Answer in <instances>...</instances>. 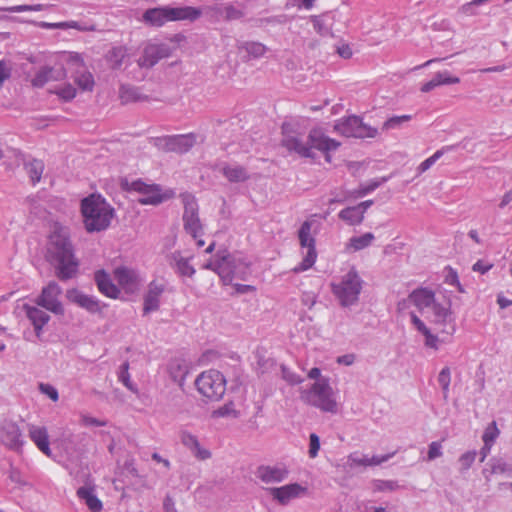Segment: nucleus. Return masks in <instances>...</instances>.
<instances>
[{"label": "nucleus", "instance_id": "nucleus-1", "mask_svg": "<svg viewBox=\"0 0 512 512\" xmlns=\"http://www.w3.org/2000/svg\"><path fill=\"white\" fill-rule=\"evenodd\" d=\"M427 318L435 327L437 333H433L425 322L414 312L410 313L411 324L423 335L425 346L437 351L442 344L450 342L457 331V318L455 312L452 310L451 301L445 300L434 305L433 309L428 311Z\"/></svg>", "mask_w": 512, "mask_h": 512}, {"label": "nucleus", "instance_id": "nucleus-2", "mask_svg": "<svg viewBox=\"0 0 512 512\" xmlns=\"http://www.w3.org/2000/svg\"><path fill=\"white\" fill-rule=\"evenodd\" d=\"M47 257L55 266L56 275L60 280H68L76 275L79 263L69 237L63 229L55 230L50 235Z\"/></svg>", "mask_w": 512, "mask_h": 512}, {"label": "nucleus", "instance_id": "nucleus-3", "mask_svg": "<svg viewBox=\"0 0 512 512\" xmlns=\"http://www.w3.org/2000/svg\"><path fill=\"white\" fill-rule=\"evenodd\" d=\"M83 222L88 232L106 230L114 217V209L100 194H91L81 201Z\"/></svg>", "mask_w": 512, "mask_h": 512}, {"label": "nucleus", "instance_id": "nucleus-4", "mask_svg": "<svg viewBox=\"0 0 512 512\" xmlns=\"http://www.w3.org/2000/svg\"><path fill=\"white\" fill-rule=\"evenodd\" d=\"M249 267L250 263L241 254L227 252L217 254L203 266L204 269L217 273L224 285L231 284L234 278L245 280Z\"/></svg>", "mask_w": 512, "mask_h": 512}, {"label": "nucleus", "instance_id": "nucleus-5", "mask_svg": "<svg viewBox=\"0 0 512 512\" xmlns=\"http://www.w3.org/2000/svg\"><path fill=\"white\" fill-rule=\"evenodd\" d=\"M301 399L322 412L336 414L338 412L337 393L329 384V379L316 381L308 389L301 390Z\"/></svg>", "mask_w": 512, "mask_h": 512}, {"label": "nucleus", "instance_id": "nucleus-6", "mask_svg": "<svg viewBox=\"0 0 512 512\" xmlns=\"http://www.w3.org/2000/svg\"><path fill=\"white\" fill-rule=\"evenodd\" d=\"M364 281L355 267H351L338 280L331 283V291L342 307H350L359 301Z\"/></svg>", "mask_w": 512, "mask_h": 512}, {"label": "nucleus", "instance_id": "nucleus-7", "mask_svg": "<svg viewBox=\"0 0 512 512\" xmlns=\"http://www.w3.org/2000/svg\"><path fill=\"white\" fill-rule=\"evenodd\" d=\"M319 225L314 219L305 220L298 230V239L303 252L302 261L296 265L292 271L296 274L304 272L312 268L317 260L316 239Z\"/></svg>", "mask_w": 512, "mask_h": 512}, {"label": "nucleus", "instance_id": "nucleus-8", "mask_svg": "<svg viewBox=\"0 0 512 512\" xmlns=\"http://www.w3.org/2000/svg\"><path fill=\"white\" fill-rule=\"evenodd\" d=\"M281 145L289 153L297 154L302 158L311 156L310 147H308V135L296 120L283 122L281 126Z\"/></svg>", "mask_w": 512, "mask_h": 512}, {"label": "nucleus", "instance_id": "nucleus-9", "mask_svg": "<svg viewBox=\"0 0 512 512\" xmlns=\"http://www.w3.org/2000/svg\"><path fill=\"white\" fill-rule=\"evenodd\" d=\"M121 186L125 191L140 194L138 202L142 205H159L174 196L173 190H162L160 185L148 184L141 179L133 181L124 179Z\"/></svg>", "mask_w": 512, "mask_h": 512}, {"label": "nucleus", "instance_id": "nucleus-10", "mask_svg": "<svg viewBox=\"0 0 512 512\" xmlns=\"http://www.w3.org/2000/svg\"><path fill=\"white\" fill-rule=\"evenodd\" d=\"M197 391L205 398L220 400L226 391V379L224 375L215 369L202 372L195 380Z\"/></svg>", "mask_w": 512, "mask_h": 512}, {"label": "nucleus", "instance_id": "nucleus-11", "mask_svg": "<svg viewBox=\"0 0 512 512\" xmlns=\"http://www.w3.org/2000/svg\"><path fill=\"white\" fill-rule=\"evenodd\" d=\"M184 204L183 225L187 234L195 241L198 247H202L205 241L202 239L204 228L199 217V207L194 196L185 194L182 197Z\"/></svg>", "mask_w": 512, "mask_h": 512}, {"label": "nucleus", "instance_id": "nucleus-12", "mask_svg": "<svg viewBox=\"0 0 512 512\" xmlns=\"http://www.w3.org/2000/svg\"><path fill=\"white\" fill-rule=\"evenodd\" d=\"M334 130L345 137L355 138H375L378 130L363 123L358 116H349L338 120L334 125Z\"/></svg>", "mask_w": 512, "mask_h": 512}, {"label": "nucleus", "instance_id": "nucleus-13", "mask_svg": "<svg viewBox=\"0 0 512 512\" xmlns=\"http://www.w3.org/2000/svg\"><path fill=\"white\" fill-rule=\"evenodd\" d=\"M154 145L166 152L183 154L188 152L197 142V135L194 133L168 135L154 138Z\"/></svg>", "mask_w": 512, "mask_h": 512}, {"label": "nucleus", "instance_id": "nucleus-14", "mask_svg": "<svg viewBox=\"0 0 512 512\" xmlns=\"http://www.w3.org/2000/svg\"><path fill=\"white\" fill-rule=\"evenodd\" d=\"M340 146V142L326 135L322 127H314L308 133V147L311 150L309 158L314 159L315 150L325 155L326 161L330 162V152L336 151Z\"/></svg>", "mask_w": 512, "mask_h": 512}, {"label": "nucleus", "instance_id": "nucleus-15", "mask_svg": "<svg viewBox=\"0 0 512 512\" xmlns=\"http://www.w3.org/2000/svg\"><path fill=\"white\" fill-rule=\"evenodd\" d=\"M0 439L6 447L14 451L21 450L25 443L18 424L7 418L0 420Z\"/></svg>", "mask_w": 512, "mask_h": 512}, {"label": "nucleus", "instance_id": "nucleus-16", "mask_svg": "<svg viewBox=\"0 0 512 512\" xmlns=\"http://www.w3.org/2000/svg\"><path fill=\"white\" fill-rule=\"evenodd\" d=\"M167 283L164 279H154L147 285L143 295V314L155 312L160 308L161 297L165 293Z\"/></svg>", "mask_w": 512, "mask_h": 512}, {"label": "nucleus", "instance_id": "nucleus-17", "mask_svg": "<svg viewBox=\"0 0 512 512\" xmlns=\"http://www.w3.org/2000/svg\"><path fill=\"white\" fill-rule=\"evenodd\" d=\"M61 288L56 282H50L43 288L36 303L54 314H63L64 309L60 301Z\"/></svg>", "mask_w": 512, "mask_h": 512}, {"label": "nucleus", "instance_id": "nucleus-18", "mask_svg": "<svg viewBox=\"0 0 512 512\" xmlns=\"http://www.w3.org/2000/svg\"><path fill=\"white\" fill-rule=\"evenodd\" d=\"M171 55V48L165 43H148L143 55L138 59V65L144 68H151L158 63L159 60L167 58Z\"/></svg>", "mask_w": 512, "mask_h": 512}, {"label": "nucleus", "instance_id": "nucleus-19", "mask_svg": "<svg viewBox=\"0 0 512 512\" xmlns=\"http://www.w3.org/2000/svg\"><path fill=\"white\" fill-rule=\"evenodd\" d=\"M114 277L120 287L126 292H135L143 282V277L137 269L120 266L114 270Z\"/></svg>", "mask_w": 512, "mask_h": 512}, {"label": "nucleus", "instance_id": "nucleus-20", "mask_svg": "<svg viewBox=\"0 0 512 512\" xmlns=\"http://www.w3.org/2000/svg\"><path fill=\"white\" fill-rule=\"evenodd\" d=\"M268 492L275 501L285 506L290 501L304 495L307 492V488L299 483H290L281 487L269 488Z\"/></svg>", "mask_w": 512, "mask_h": 512}, {"label": "nucleus", "instance_id": "nucleus-21", "mask_svg": "<svg viewBox=\"0 0 512 512\" xmlns=\"http://www.w3.org/2000/svg\"><path fill=\"white\" fill-rule=\"evenodd\" d=\"M255 475L265 484H277L287 479L289 470L285 464L260 465Z\"/></svg>", "mask_w": 512, "mask_h": 512}, {"label": "nucleus", "instance_id": "nucleus-22", "mask_svg": "<svg viewBox=\"0 0 512 512\" xmlns=\"http://www.w3.org/2000/svg\"><path fill=\"white\" fill-rule=\"evenodd\" d=\"M410 302L421 312L429 309L431 311L434 305H437L440 301L436 299L435 292L426 287H420L414 289L409 294Z\"/></svg>", "mask_w": 512, "mask_h": 512}, {"label": "nucleus", "instance_id": "nucleus-23", "mask_svg": "<svg viewBox=\"0 0 512 512\" xmlns=\"http://www.w3.org/2000/svg\"><path fill=\"white\" fill-rule=\"evenodd\" d=\"M482 474L486 481H490L493 475H503L512 478V463L501 456L492 457L482 470Z\"/></svg>", "mask_w": 512, "mask_h": 512}, {"label": "nucleus", "instance_id": "nucleus-24", "mask_svg": "<svg viewBox=\"0 0 512 512\" xmlns=\"http://www.w3.org/2000/svg\"><path fill=\"white\" fill-rule=\"evenodd\" d=\"M28 435L31 441L44 455L48 457L52 455L49 443V435L46 427L29 424Z\"/></svg>", "mask_w": 512, "mask_h": 512}, {"label": "nucleus", "instance_id": "nucleus-25", "mask_svg": "<svg viewBox=\"0 0 512 512\" xmlns=\"http://www.w3.org/2000/svg\"><path fill=\"white\" fill-rule=\"evenodd\" d=\"M171 22L188 21L194 22L198 20L202 14V9L193 6H168Z\"/></svg>", "mask_w": 512, "mask_h": 512}, {"label": "nucleus", "instance_id": "nucleus-26", "mask_svg": "<svg viewBox=\"0 0 512 512\" xmlns=\"http://www.w3.org/2000/svg\"><path fill=\"white\" fill-rule=\"evenodd\" d=\"M77 496L91 512L102 511L103 504L96 494L95 486L89 483L85 484L78 488Z\"/></svg>", "mask_w": 512, "mask_h": 512}, {"label": "nucleus", "instance_id": "nucleus-27", "mask_svg": "<svg viewBox=\"0 0 512 512\" xmlns=\"http://www.w3.org/2000/svg\"><path fill=\"white\" fill-rule=\"evenodd\" d=\"M142 20L145 24L153 27H162L170 21L168 6L155 7L147 9Z\"/></svg>", "mask_w": 512, "mask_h": 512}, {"label": "nucleus", "instance_id": "nucleus-28", "mask_svg": "<svg viewBox=\"0 0 512 512\" xmlns=\"http://www.w3.org/2000/svg\"><path fill=\"white\" fill-rule=\"evenodd\" d=\"M23 310L34 327L37 337H40L43 327L50 320V316L38 307L24 304Z\"/></svg>", "mask_w": 512, "mask_h": 512}, {"label": "nucleus", "instance_id": "nucleus-29", "mask_svg": "<svg viewBox=\"0 0 512 512\" xmlns=\"http://www.w3.org/2000/svg\"><path fill=\"white\" fill-rule=\"evenodd\" d=\"M69 297L72 302L90 313H99L102 311L103 305L95 296L87 295L79 291H74L70 294Z\"/></svg>", "mask_w": 512, "mask_h": 512}, {"label": "nucleus", "instance_id": "nucleus-30", "mask_svg": "<svg viewBox=\"0 0 512 512\" xmlns=\"http://www.w3.org/2000/svg\"><path fill=\"white\" fill-rule=\"evenodd\" d=\"M189 368V362L181 357L173 358L168 365V371L171 378L180 386L184 384L186 376L189 373Z\"/></svg>", "mask_w": 512, "mask_h": 512}, {"label": "nucleus", "instance_id": "nucleus-31", "mask_svg": "<svg viewBox=\"0 0 512 512\" xmlns=\"http://www.w3.org/2000/svg\"><path fill=\"white\" fill-rule=\"evenodd\" d=\"M171 267L181 277H193L196 270L190 263V258L184 257L180 251L171 254Z\"/></svg>", "mask_w": 512, "mask_h": 512}, {"label": "nucleus", "instance_id": "nucleus-32", "mask_svg": "<svg viewBox=\"0 0 512 512\" xmlns=\"http://www.w3.org/2000/svg\"><path fill=\"white\" fill-rule=\"evenodd\" d=\"M95 282L99 291L103 295L113 299H116L119 296L120 290L112 282L109 274H107L104 270H99L95 273Z\"/></svg>", "mask_w": 512, "mask_h": 512}, {"label": "nucleus", "instance_id": "nucleus-33", "mask_svg": "<svg viewBox=\"0 0 512 512\" xmlns=\"http://www.w3.org/2000/svg\"><path fill=\"white\" fill-rule=\"evenodd\" d=\"M220 171L230 182H244L249 178L246 168L238 164H223Z\"/></svg>", "mask_w": 512, "mask_h": 512}, {"label": "nucleus", "instance_id": "nucleus-34", "mask_svg": "<svg viewBox=\"0 0 512 512\" xmlns=\"http://www.w3.org/2000/svg\"><path fill=\"white\" fill-rule=\"evenodd\" d=\"M24 169L29 175L33 185H35L41 180L44 171V163L39 159L28 158L24 161Z\"/></svg>", "mask_w": 512, "mask_h": 512}, {"label": "nucleus", "instance_id": "nucleus-35", "mask_svg": "<svg viewBox=\"0 0 512 512\" xmlns=\"http://www.w3.org/2000/svg\"><path fill=\"white\" fill-rule=\"evenodd\" d=\"M375 239V236L371 232L364 233L360 236H353L349 239L346 244V249L350 252H357L369 247Z\"/></svg>", "mask_w": 512, "mask_h": 512}, {"label": "nucleus", "instance_id": "nucleus-36", "mask_svg": "<svg viewBox=\"0 0 512 512\" xmlns=\"http://www.w3.org/2000/svg\"><path fill=\"white\" fill-rule=\"evenodd\" d=\"M338 217L350 226L360 225L364 220V215L357 205L342 209Z\"/></svg>", "mask_w": 512, "mask_h": 512}, {"label": "nucleus", "instance_id": "nucleus-37", "mask_svg": "<svg viewBox=\"0 0 512 512\" xmlns=\"http://www.w3.org/2000/svg\"><path fill=\"white\" fill-rule=\"evenodd\" d=\"M119 97L121 102L124 104L130 102H141L147 99V96L143 95L138 88L130 85H121L119 89Z\"/></svg>", "mask_w": 512, "mask_h": 512}, {"label": "nucleus", "instance_id": "nucleus-38", "mask_svg": "<svg viewBox=\"0 0 512 512\" xmlns=\"http://www.w3.org/2000/svg\"><path fill=\"white\" fill-rule=\"evenodd\" d=\"M127 56V49L123 46L113 47L107 55V60L113 69H119L125 57Z\"/></svg>", "mask_w": 512, "mask_h": 512}, {"label": "nucleus", "instance_id": "nucleus-39", "mask_svg": "<svg viewBox=\"0 0 512 512\" xmlns=\"http://www.w3.org/2000/svg\"><path fill=\"white\" fill-rule=\"evenodd\" d=\"M74 82L83 91H92L95 85L94 77L89 71H78L74 76Z\"/></svg>", "mask_w": 512, "mask_h": 512}, {"label": "nucleus", "instance_id": "nucleus-40", "mask_svg": "<svg viewBox=\"0 0 512 512\" xmlns=\"http://www.w3.org/2000/svg\"><path fill=\"white\" fill-rule=\"evenodd\" d=\"M57 79L53 75V69L48 66L41 67L32 78L31 83L34 87H43L48 81Z\"/></svg>", "mask_w": 512, "mask_h": 512}, {"label": "nucleus", "instance_id": "nucleus-41", "mask_svg": "<svg viewBox=\"0 0 512 512\" xmlns=\"http://www.w3.org/2000/svg\"><path fill=\"white\" fill-rule=\"evenodd\" d=\"M240 49L244 50L249 57L255 59L262 57L267 51V47L264 44L253 41L242 43Z\"/></svg>", "mask_w": 512, "mask_h": 512}, {"label": "nucleus", "instance_id": "nucleus-42", "mask_svg": "<svg viewBox=\"0 0 512 512\" xmlns=\"http://www.w3.org/2000/svg\"><path fill=\"white\" fill-rule=\"evenodd\" d=\"M437 381L442 389L443 398L446 400L449 397L450 383H451V370L449 367H444L438 374Z\"/></svg>", "mask_w": 512, "mask_h": 512}, {"label": "nucleus", "instance_id": "nucleus-43", "mask_svg": "<svg viewBox=\"0 0 512 512\" xmlns=\"http://www.w3.org/2000/svg\"><path fill=\"white\" fill-rule=\"evenodd\" d=\"M500 431L497 427L495 421H492L484 430L482 435L483 443H488L494 445L496 439L498 438Z\"/></svg>", "mask_w": 512, "mask_h": 512}, {"label": "nucleus", "instance_id": "nucleus-44", "mask_svg": "<svg viewBox=\"0 0 512 512\" xmlns=\"http://www.w3.org/2000/svg\"><path fill=\"white\" fill-rule=\"evenodd\" d=\"M477 454L478 453L476 450H470V451L463 453L459 457L458 462L460 465L461 472H465L471 468V466L473 465V463L476 460Z\"/></svg>", "mask_w": 512, "mask_h": 512}, {"label": "nucleus", "instance_id": "nucleus-45", "mask_svg": "<svg viewBox=\"0 0 512 512\" xmlns=\"http://www.w3.org/2000/svg\"><path fill=\"white\" fill-rule=\"evenodd\" d=\"M434 81L437 83V86L440 85H449V84H457L460 82V79L456 76H452L448 71H439L435 73L433 76Z\"/></svg>", "mask_w": 512, "mask_h": 512}, {"label": "nucleus", "instance_id": "nucleus-46", "mask_svg": "<svg viewBox=\"0 0 512 512\" xmlns=\"http://www.w3.org/2000/svg\"><path fill=\"white\" fill-rule=\"evenodd\" d=\"M412 119L411 115L392 116L388 118L384 124V130H392L399 128L404 122H408Z\"/></svg>", "mask_w": 512, "mask_h": 512}, {"label": "nucleus", "instance_id": "nucleus-47", "mask_svg": "<svg viewBox=\"0 0 512 512\" xmlns=\"http://www.w3.org/2000/svg\"><path fill=\"white\" fill-rule=\"evenodd\" d=\"M129 370V363L125 362L120 366V370L118 373V380L123 383L125 387H127L129 390L135 392L136 387L130 380V374L128 372Z\"/></svg>", "mask_w": 512, "mask_h": 512}, {"label": "nucleus", "instance_id": "nucleus-48", "mask_svg": "<svg viewBox=\"0 0 512 512\" xmlns=\"http://www.w3.org/2000/svg\"><path fill=\"white\" fill-rule=\"evenodd\" d=\"M443 154V149L437 150L432 156L428 157L423 162H421L420 165L417 167L418 175L429 170L437 162V160H439L442 157Z\"/></svg>", "mask_w": 512, "mask_h": 512}, {"label": "nucleus", "instance_id": "nucleus-49", "mask_svg": "<svg viewBox=\"0 0 512 512\" xmlns=\"http://www.w3.org/2000/svg\"><path fill=\"white\" fill-rule=\"evenodd\" d=\"M47 8L45 4H34V5H15L8 7L6 11L11 13H20V12H38L43 11Z\"/></svg>", "mask_w": 512, "mask_h": 512}, {"label": "nucleus", "instance_id": "nucleus-50", "mask_svg": "<svg viewBox=\"0 0 512 512\" xmlns=\"http://www.w3.org/2000/svg\"><path fill=\"white\" fill-rule=\"evenodd\" d=\"M314 30L322 35H328L330 33V27L325 23V19L322 16H312L311 18Z\"/></svg>", "mask_w": 512, "mask_h": 512}, {"label": "nucleus", "instance_id": "nucleus-51", "mask_svg": "<svg viewBox=\"0 0 512 512\" xmlns=\"http://www.w3.org/2000/svg\"><path fill=\"white\" fill-rule=\"evenodd\" d=\"M385 179H383V182ZM382 181L373 180L366 184H361L359 188L356 190V196L357 197H363L370 193H372L374 190H376L380 185Z\"/></svg>", "mask_w": 512, "mask_h": 512}, {"label": "nucleus", "instance_id": "nucleus-52", "mask_svg": "<svg viewBox=\"0 0 512 512\" xmlns=\"http://www.w3.org/2000/svg\"><path fill=\"white\" fill-rule=\"evenodd\" d=\"M369 456L368 455H361L358 452L351 453L348 456V463L350 466H363V467H369Z\"/></svg>", "mask_w": 512, "mask_h": 512}, {"label": "nucleus", "instance_id": "nucleus-53", "mask_svg": "<svg viewBox=\"0 0 512 512\" xmlns=\"http://www.w3.org/2000/svg\"><path fill=\"white\" fill-rule=\"evenodd\" d=\"M55 93L63 100L69 101L76 96V89L71 84H65L58 88Z\"/></svg>", "mask_w": 512, "mask_h": 512}, {"label": "nucleus", "instance_id": "nucleus-54", "mask_svg": "<svg viewBox=\"0 0 512 512\" xmlns=\"http://www.w3.org/2000/svg\"><path fill=\"white\" fill-rule=\"evenodd\" d=\"M442 449H443V447H442L441 442H439V441L431 442L428 447L427 460L433 461L436 458L441 457L443 455Z\"/></svg>", "mask_w": 512, "mask_h": 512}, {"label": "nucleus", "instance_id": "nucleus-55", "mask_svg": "<svg viewBox=\"0 0 512 512\" xmlns=\"http://www.w3.org/2000/svg\"><path fill=\"white\" fill-rule=\"evenodd\" d=\"M281 372L283 379L291 385L300 384L303 382V378L300 375L294 373L285 366H282Z\"/></svg>", "mask_w": 512, "mask_h": 512}, {"label": "nucleus", "instance_id": "nucleus-56", "mask_svg": "<svg viewBox=\"0 0 512 512\" xmlns=\"http://www.w3.org/2000/svg\"><path fill=\"white\" fill-rule=\"evenodd\" d=\"M320 450V438L317 434L311 433L309 436V457L315 458Z\"/></svg>", "mask_w": 512, "mask_h": 512}, {"label": "nucleus", "instance_id": "nucleus-57", "mask_svg": "<svg viewBox=\"0 0 512 512\" xmlns=\"http://www.w3.org/2000/svg\"><path fill=\"white\" fill-rule=\"evenodd\" d=\"M39 390L41 393L48 396L52 401L56 402L59 399V394L57 389L52 386L51 384L47 383H40L39 384Z\"/></svg>", "mask_w": 512, "mask_h": 512}, {"label": "nucleus", "instance_id": "nucleus-58", "mask_svg": "<svg viewBox=\"0 0 512 512\" xmlns=\"http://www.w3.org/2000/svg\"><path fill=\"white\" fill-rule=\"evenodd\" d=\"M180 439L182 444L190 451L199 443L198 438L189 432H182Z\"/></svg>", "mask_w": 512, "mask_h": 512}, {"label": "nucleus", "instance_id": "nucleus-59", "mask_svg": "<svg viewBox=\"0 0 512 512\" xmlns=\"http://www.w3.org/2000/svg\"><path fill=\"white\" fill-rule=\"evenodd\" d=\"M445 282L448 285L455 286L459 292H461V293L464 292V288L462 287V285L459 281L457 272L455 270H453L452 268H449V271L445 277Z\"/></svg>", "mask_w": 512, "mask_h": 512}, {"label": "nucleus", "instance_id": "nucleus-60", "mask_svg": "<svg viewBox=\"0 0 512 512\" xmlns=\"http://www.w3.org/2000/svg\"><path fill=\"white\" fill-rule=\"evenodd\" d=\"M375 487L379 491H394L399 488V485L394 480H378Z\"/></svg>", "mask_w": 512, "mask_h": 512}, {"label": "nucleus", "instance_id": "nucleus-61", "mask_svg": "<svg viewBox=\"0 0 512 512\" xmlns=\"http://www.w3.org/2000/svg\"><path fill=\"white\" fill-rule=\"evenodd\" d=\"M191 453L199 460H207L211 457V452L207 448L203 447L200 442L193 448V450H191Z\"/></svg>", "mask_w": 512, "mask_h": 512}, {"label": "nucleus", "instance_id": "nucleus-62", "mask_svg": "<svg viewBox=\"0 0 512 512\" xmlns=\"http://www.w3.org/2000/svg\"><path fill=\"white\" fill-rule=\"evenodd\" d=\"M395 455V452L388 453L385 455H374L372 457H369V467L370 466H378L381 465L384 462H387Z\"/></svg>", "mask_w": 512, "mask_h": 512}, {"label": "nucleus", "instance_id": "nucleus-63", "mask_svg": "<svg viewBox=\"0 0 512 512\" xmlns=\"http://www.w3.org/2000/svg\"><path fill=\"white\" fill-rule=\"evenodd\" d=\"M81 424L84 425V426L101 427V426H105L106 422L102 421V420H99V419H97L95 417L89 416V415H82L81 416Z\"/></svg>", "mask_w": 512, "mask_h": 512}, {"label": "nucleus", "instance_id": "nucleus-64", "mask_svg": "<svg viewBox=\"0 0 512 512\" xmlns=\"http://www.w3.org/2000/svg\"><path fill=\"white\" fill-rule=\"evenodd\" d=\"M214 415L216 417H226V416H230V415H235V410L233 408V404L227 403V404L223 405L222 407H220L214 411Z\"/></svg>", "mask_w": 512, "mask_h": 512}]
</instances>
